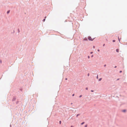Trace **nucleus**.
<instances>
[{
    "label": "nucleus",
    "mask_w": 127,
    "mask_h": 127,
    "mask_svg": "<svg viewBox=\"0 0 127 127\" xmlns=\"http://www.w3.org/2000/svg\"><path fill=\"white\" fill-rule=\"evenodd\" d=\"M93 53V52H90V54H92Z\"/></svg>",
    "instance_id": "a211bd4d"
},
{
    "label": "nucleus",
    "mask_w": 127,
    "mask_h": 127,
    "mask_svg": "<svg viewBox=\"0 0 127 127\" xmlns=\"http://www.w3.org/2000/svg\"><path fill=\"white\" fill-rule=\"evenodd\" d=\"M96 78L97 79H98V75L96 77Z\"/></svg>",
    "instance_id": "2eb2a0df"
},
{
    "label": "nucleus",
    "mask_w": 127,
    "mask_h": 127,
    "mask_svg": "<svg viewBox=\"0 0 127 127\" xmlns=\"http://www.w3.org/2000/svg\"><path fill=\"white\" fill-rule=\"evenodd\" d=\"M118 40H119V42H120V39H119V37H118Z\"/></svg>",
    "instance_id": "9b49d317"
},
{
    "label": "nucleus",
    "mask_w": 127,
    "mask_h": 127,
    "mask_svg": "<svg viewBox=\"0 0 127 127\" xmlns=\"http://www.w3.org/2000/svg\"><path fill=\"white\" fill-rule=\"evenodd\" d=\"M70 127H74V126H71Z\"/></svg>",
    "instance_id": "2f4dec72"
},
{
    "label": "nucleus",
    "mask_w": 127,
    "mask_h": 127,
    "mask_svg": "<svg viewBox=\"0 0 127 127\" xmlns=\"http://www.w3.org/2000/svg\"><path fill=\"white\" fill-rule=\"evenodd\" d=\"M105 45V44H104L103 45V46H104Z\"/></svg>",
    "instance_id": "7c9ffc66"
},
{
    "label": "nucleus",
    "mask_w": 127,
    "mask_h": 127,
    "mask_svg": "<svg viewBox=\"0 0 127 127\" xmlns=\"http://www.w3.org/2000/svg\"><path fill=\"white\" fill-rule=\"evenodd\" d=\"M93 47L94 48H95V46H93Z\"/></svg>",
    "instance_id": "c9c22d12"
},
{
    "label": "nucleus",
    "mask_w": 127,
    "mask_h": 127,
    "mask_svg": "<svg viewBox=\"0 0 127 127\" xmlns=\"http://www.w3.org/2000/svg\"><path fill=\"white\" fill-rule=\"evenodd\" d=\"M117 67V66H115L114 67L115 68H116Z\"/></svg>",
    "instance_id": "c756f323"
},
{
    "label": "nucleus",
    "mask_w": 127,
    "mask_h": 127,
    "mask_svg": "<svg viewBox=\"0 0 127 127\" xmlns=\"http://www.w3.org/2000/svg\"><path fill=\"white\" fill-rule=\"evenodd\" d=\"M102 79V78H100L99 80H98V81H101V80Z\"/></svg>",
    "instance_id": "6e6552de"
},
{
    "label": "nucleus",
    "mask_w": 127,
    "mask_h": 127,
    "mask_svg": "<svg viewBox=\"0 0 127 127\" xmlns=\"http://www.w3.org/2000/svg\"><path fill=\"white\" fill-rule=\"evenodd\" d=\"M20 32V31L19 29H18V32L19 33Z\"/></svg>",
    "instance_id": "6ab92c4d"
},
{
    "label": "nucleus",
    "mask_w": 127,
    "mask_h": 127,
    "mask_svg": "<svg viewBox=\"0 0 127 127\" xmlns=\"http://www.w3.org/2000/svg\"><path fill=\"white\" fill-rule=\"evenodd\" d=\"M89 75H90V74L89 73H88V76H89Z\"/></svg>",
    "instance_id": "a878e982"
},
{
    "label": "nucleus",
    "mask_w": 127,
    "mask_h": 127,
    "mask_svg": "<svg viewBox=\"0 0 127 127\" xmlns=\"http://www.w3.org/2000/svg\"><path fill=\"white\" fill-rule=\"evenodd\" d=\"M95 38H94L93 39L90 36H89L88 37V39H89V40L91 41H93L95 39Z\"/></svg>",
    "instance_id": "f257e3e1"
},
{
    "label": "nucleus",
    "mask_w": 127,
    "mask_h": 127,
    "mask_svg": "<svg viewBox=\"0 0 127 127\" xmlns=\"http://www.w3.org/2000/svg\"><path fill=\"white\" fill-rule=\"evenodd\" d=\"M46 18V16H45V18L43 19V20H42V21L43 22H44L45 20V18Z\"/></svg>",
    "instance_id": "423d86ee"
},
{
    "label": "nucleus",
    "mask_w": 127,
    "mask_h": 127,
    "mask_svg": "<svg viewBox=\"0 0 127 127\" xmlns=\"http://www.w3.org/2000/svg\"><path fill=\"white\" fill-rule=\"evenodd\" d=\"M16 99V97H13L12 99V101H14Z\"/></svg>",
    "instance_id": "f03ea898"
},
{
    "label": "nucleus",
    "mask_w": 127,
    "mask_h": 127,
    "mask_svg": "<svg viewBox=\"0 0 127 127\" xmlns=\"http://www.w3.org/2000/svg\"><path fill=\"white\" fill-rule=\"evenodd\" d=\"M67 78H65V80H67Z\"/></svg>",
    "instance_id": "f704fd0d"
},
{
    "label": "nucleus",
    "mask_w": 127,
    "mask_h": 127,
    "mask_svg": "<svg viewBox=\"0 0 127 127\" xmlns=\"http://www.w3.org/2000/svg\"><path fill=\"white\" fill-rule=\"evenodd\" d=\"M122 111L123 112L125 113V112H126V109H124L122 110Z\"/></svg>",
    "instance_id": "7ed1b4c3"
},
{
    "label": "nucleus",
    "mask_w": 127,
    "mask_h": 127,
    "mask_svg": "<svg viewBox=\"0 0 127 127\" xmlns=\"http://www.w3.org/2000/svg\"><path fill=\"white\" fill-rule=\"evenodd\" d=\"M20 90L22 91V89H20Z\"/></svg>",
    "instance_id": "473e14b6"
},
{
    "label": "nucleus",
    "mask_w": 127,
    "mask_h": 127,
    "mask_svg": "<svg viewBox=\"0 0 127 127\" xmlns=\"http://www.w3.org/2000/svg\"><path fill=\"white\" fill-rule=\"evenodd\" d=\"M88 125H85V127H87Z\"/></svg>",
    "instance_id": "dca6fc26"
},
{
    "label": "nucleus",
    "mask_w": 127,
    "mask_h": 127,
    "mask_svg": "<svg viewBox=\"0 0 127 127\" xmlns=\"http://www.w3.org/2000/svg\"><path fill=\"white\" fill-rule=\"evenodd\" d=\"M93 55H92L91 56V57H93Z\"/></svg>",
    "instance_id": "c85d7f7f"
},
{
    "label": "nucleus",
    "mask_w": 127,
    "mask_h": 127,
    "mask_svg": "<svg viewBox=\"0 0 127 127\" xmlns=\"http://www.w3.org/2000/svg\"><path fill=\"white\" fill-rule=\"evenodd\" d=\"M119 80V78H118L117 79V81Z\"/></svg>",
    "instance_id": "b1692460"
},
{
    "label": "nucleus",
    "mask_w": 127,
    "mask_h": 127,
    "mask_svg": "<svg viewBox=\"0 0 127 127\" xmlns=\"http://www.w3.org/2000/svg\"><path fill=\"white\" fill-rule=\"evenodd\" d=\"M0 63H1V60H0Z\"/></svg>",
    "instance_id": "72a5a7b5"
},
{
    "label": "nucleus",
    "mask_w": 127,
    "mask_h": 127,
    "mask_svg": "<svg viewBox=\"0 0 127 127\" xmlns=\"http://www.w3.org/2000/svg\"><path fill=\"white\" fill-rule=\"evenodd\" d=\"M10 127H11V125H10Z\"/></svg>",
    "instance_id": "ea45409f"
},
{
    "label": "nucleus",
    "mask_w": 127,
    "mask_h": 127,
    "mask_svg": "<svg viewBox=\"0 0 127 127\" xmlns=\"http://www.w3.org/2000/svg\"><path fill=\"white\" fill-rule=\"evenodd\" d=\"M74 95H75L74 94H73L72 95V96H74Z\"/></svg>",
    "instance_id": "393cba45"
},
{
    "label": "nucleus",
    "mask_w": 127,
    "mask_h": 127,
    "mask_svg": "<svg viewBox=\"0 0 127 127\" xmlns=\"http://www.w3.org/2000/svg\"><path fill=\"white\" fill-rule=\"evenodd\" d=\"M97 51H98V52H99V51H100V50L99 49H98L97 50Z\"/></svg>",
    "instance_id": "bb28decb"
},
{
    "label": "nucleus",
    "mask_w": 127,
    "mask_h": 127,
    "mask_svg": "<svg viewBox=\"0 0 127 127\" xmlns=\"http://www.w3.org/2000/svg\"><path fill=\"white\" fill-rule=\"evenodd\" d=\"M126 44L127 45V43H126Z\"/></svg>",
    "instance_id": "4c0bfd02"
},
{
    "label": "nucleus",
    "mask_w": 127,
    "mask_h": 127,
    "mask_svg": "<svg viewBox=\"0 0 127 127\" xmlns=\"http://www.w3.org/2000/svg\"><path fill=\"white\" fill-rule=\"evenodd\" d=\"M88 58L89 59L90 58V57L89 56H88Z\"/></svg>",
    "instance_id": "5701e85b"
},
{
    "label": "nucleus",
    "mask_w": 127,
    "mask_h": 127,
    "mask_svg": "<svg viewBox=\"0 0 127 127\" xmlns=\"http://www.w3.org/2000/svg\"><path fill=\"white\" fill-rule=\"evenodd\" d=\"M10 10H8L7 12V14H8V13H9L10 12Z\"/></svg>",
    "instance_id": "39448f33"
},
{
    "label": "nucleus",
    "mask_w": 127,
    "mask_h": 127,
    "mask_svg": "<svg viewBox=\"0 0 127 127\" xmlns=\"http://www.w3.org/2000/svg\"><path fill=\"white\" fill-rule=\"evenodd\" d=\"M72 104V103H71V104Z\"/></svg>",
    "instance_id": "58836bf2"
},
{
    "label": "nucleus",
    "mask_w": 127,
    "mask_h": 127,
    "mask_svg": "<svg viewBox=\"0 0 127 127\" xmlns=\"http://www.w3.org/2000/svg\"><path fill=\"white\" fill-rule=\"evenodd\" d=\"M91 92H94V91L93 90H91Z\"/></svg>",
    "instance_id": "4be33fe9"
},
{
    "label": "nucleus",
    "mask_w": 127,
    "mask_h": 127,
    "mask_svg": "<svg viewBox=\"0 0 127 127\" xmlns=\"http://www.w3.org/2000/svg\"><path fill=\"white\" fill-rule=\"evenodd\" d=\"M61 121H59V123H60V124H61Z\"/></svg>",
    "instance_id": "f3484780"
},
{
    "label": "nucleus",
    "mask_w": 127,
    "mask_h": 127,
    "mask_svg": "<svg viewBox=\"0 0 127 127\" xmlns=\"http://www.w3.org/2000/svg\"><path fill=\"white\" fill-rule=\"evenodd\" d=\"M80 115V114H77L76 115V117H77L78 116Z\"/></svg>",
    "instance_id": "9d476101"
},
{
    "label": "nucleus",
    "mask_w": 127,
    "mask_h": 127,
    "mask_svg": "<svg viewBox=\"0 0 127 127\" xmlns=\"http://www.w3.org/2000/svg\"><path fill=\"white\" fill-rule=\"evenodd\" d=\"M88 87H86V90H88Z\"/></svg>",
    "instance_id": "aec40b11"
},
{
    "label": "nucleus",
    "mask_w": 127,
    "mask_h": 127,
    "mask_svg": "<svg viewBox=\"0 0 127 127\" xmlns=\"http://www.w3.org/2000/svg\"><path fill=\"white\" fill-rule=\"evenodd\" d=\"M85 123V122H82V123H81V125H83V124H84Z\"/></svg>",
    "instance_id": "1a4fd4ad"
},
{
    "label": "nucleus",
    "mask_w": 127,
    "mask_h": 127,
    "mask_svg": "<svg viewBox=\"0 0 127 127\" xmlns=\"http://www.w3.org/2000/svg\"><path fill=\"white\" fill-rule=\"evenodd\" d=\"M106 66V64H104V67H105Z\"/></svg>",
    "instance_id": "cd10ccee"
},
{
    "label": "nucleus",
    "mask_w": 127,
    "mask_h": 127,
    "mask_svg": "<svg viewBox=\"0 0 127 127\" xmlns=\"http://www.w3.org/2000/svg\"><path fill=\"white\" fill-rule=\"evenodd\" d=\"M122 72V71H121H121H119V72H120V73H121Z\"/></svg>",
    "instance_id": "412c9836"
},
{
    "label": "nucleus",
    "mask_w": 127,
    "mask_h": 127,
    "mask_svg": "<svg viewBox=\"0 0 127 127\" xmlns=\"http://www.w3.org/2000/svg\"><path fill=\"white\" fill-rule=\"evenodd\" d=\"M14 32H15V31H14V30H13V33H14Z\"/></svg>",
    "instance_id": "e433bc0d"
},
{
    "label": "nucleus",
    "mask_w": 127,
    "mask_h": 127,
    "mask_svg": "<svg viewBox=\"0 0 127 127\" xmlns=\"http://www.w3.org/2000/svg\"><path fill=\"white\" fill-rule=\"evenodd\" d=\"M115 41H115V40H112V41H113V42H115Z\"/></svg>",
    "instance_id": "f8f14e48"
},
{
    "label": "nucleus",
    "mask_w": 127,
    "mask_h": 127,
    "mask_svg": "<svg viewBox=\"0 0 127 127\" xmlns=\"http://www.w3.org/2000/svg\"><path fill=\"white\" fill-rule=\"evenodd\" d=\"M82 95H80L79 96V97L80 98L81 97H82Z\"/></svg>",
    "instance_id": "ddd939ff"
},
{
    "label": "nucleus",
    "mask_w": 127,
    "mask_h": 127,
    "mask_svg": "<svg viewBox=\"0 0 127 127\" xmlns=\"http://www.w3.org/2000/svg\"><path fill=\"white\" fill-rule=\"evenodd\" d=\"M84 40L85 41H88L87 38H84Z\"/></svg>",
    "instance_id": "0eeeda50"
},
{
    "label": "nucleus",
    "mask_w": 127,
    "mask_h": 127,
    "mask_svg": "<svg viewBox=\"0 0 127 127\" xmlns=\"http://www.w3.org/2000/svg\"><path fill=\"white\" fill-rule=\"evenodd\" d=\"M19 101H17L16 102V104H18L19 103Z\"/></svg>",
    "instance_id": "4468645a"
},
{
    "label": "nucleus",
    "mask_w": 127,
    "mask_h": 127,
    "mask_svg": "<svg viewBox=\"0 0 127 127\" xmlns=\"http://www.w3.org/2000/svg\"><path fill=\"white\" fill-rule=\"evenodd\" d=\"M116 51L118 53L119 52V49H116Z\"/></svg>",
    "instance_id": "20e7f679"
}]
</instances>
